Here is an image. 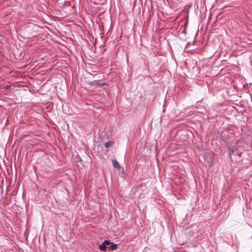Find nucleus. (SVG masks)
<instances>
[{
	"label": "nucleus",
	"mask_w": 252,
	"mask_h": 252,
	"mask_svg": "<svg viewBox=\"0 0 252 252\" xmlns=\"http://www.w3.org/2000/svg\"><path fill=\"white\" fill-rule=\"evenodd\" d=\"M237 149L235 146H231L228 148V154L229 156L233 154L234 152L237 151Z\"/></svg>",
	"instance_id": "nucleus-1"
},
{
	"label": "nucleus",
	"mask_w": 252,
	"mask_h": 252,
	"mask_svg": "<svg viewBox=\"0 0 252 252\" xmlns=\"http://www.w3.org/2000/svg\"><path fill=\"white\" fill-rule=\"evenodd\" d=\"M90 84L93 86H102L105 84V83H99L96 81H94L93 82H91Z\"/></svg>",
	"instance_id": "nucleus-2"
},
{
	"label": "nucleus",
	"mask_w": 252,
	"mask_h": 252,
	"mask_svg": "<svg viewBox=\"0 0 252 252\" xmlns=\"http://www.w3.org/2000/svg\"><path fill=\"white\" fill-rule=\"evenodd\" d=\"M112 164L114 167L115 168H117L118 169H120L121 168V166L120 165L119 163L115 159H113L112 161Z\"/></svg>",
	"instance_id": "nucleus-3"
},
{
	"label": "nucleus",
	"mask_w": 252,
	"mask_h": 252,
	"mask_svg": "<svg viewBox=\"0 0 252 252\" xmlns=\"http://www.w3.org/2000/svg\"><path fill=\"white\" fill-rule=\"evenodd\" d=\"M117 247V244L110 243V246L109 247V249L111 250H115L116 249Z\"/></svg>",
	"instance_id": "nucleus-4"
},
{
	"label": "nucleus",
	"mask_w": 252,
	"mask_h": 252,
	"mask_svg": "<svg viewBox=\"0 0 252 252\" xmlns=\"http://www.w3.org/2000/svg\"><path fill=\"white\" fill-rule=\"evenodd\" d=\"M99 249L103 251H105L106 249V246L102 243L99 247Z\"/></svg>",
	"instance_id": "nucleus-5"
},
{
	"label": "nucleus",
	"mask_w": 252,
	"mask_h": 252,
	"mask_svg": "<svg viewBox=\"0 0 252 252\" xmlns=\"http://www.w3.org/2000/svg\"><path fill=\"white\" fill-rule=\"evenodd\" d=\"M112 144H113V142H111V141L107 142L105 143V147L106 148H108L111 147Z\"/></svg>",
	"instance_id": "nucleus-6"
},
{
	"label": "nucleus",
	"mask_w": 252,
	"mask_h": 252,
	"mask_svg": "<svg viewBox=\"0 0 252 252\" xmlns=\"http://www.w3.org/2000/svg\"><path fill=\"white\" fill-rule=\"evenodd\" d=\"M103 243L104 245H106V246L110 244V242L108 240H105Z\"/></svg>",
	"instance_id": "nucleus-7"
}]
</instances>
